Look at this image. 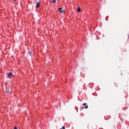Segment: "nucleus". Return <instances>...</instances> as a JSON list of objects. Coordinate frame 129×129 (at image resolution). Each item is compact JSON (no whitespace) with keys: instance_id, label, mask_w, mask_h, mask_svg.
Segmentation results:
<instances>
[{"instance_id":"obj_3","label":"nucleus","mask_w":129,"mask_h":129,"mask_svg":"<svg viewBox=\"0 0 129 129\" xmlns=\"http://www.w3.org/2000/svg\"><path fill=\"white\" fill-rule=\"evenodd\" d=\"M40 3H37L36 4V8L37 9H38V8H39V7H40Z\"/></svg>"},{"instance_id":"obj_12","label":"nucleus","mask_w":129,"mask_h":129,"mask_svg":"<svg viewBox=\"0 0 129 129\" xmlns=\"http://www.w3.org/2000/svg\"><path fill=\"white\" fill-rule=\"evenodd\" d=\"M14 2H16V1H17V0H14Z\"/></svg>"},{"instance_id":"obj_6","label":"nucleus","mask_w":129,"mask_h":129,"mask_svg":"<svg viewBox=\"0 0 129 129\" xmlns=\"http://www.w3.org/2000/svg\"><path fill=\"white\" fill-rule=\"evenodd\" d=\"M28 54H29V55L31 56V55H32V52L29 51Z\"/></svg>"},{"instance_id":"obj_9","label":"nucleus","mask_w":129,"mask_h":129,"mask_svg":"<svg viewBox=\"0 0 129 129\" xmlns=\"http://www.w3.org/2000/svg\"><path fill=\"white\" fill-rule=\"evenodd\" d=\"M10 93V91H6V93Z\"/></svg>"},{"instance_id":"obj_10","label":"nucleus","mask_w":129,"mask_h":129,"mask_svg":"<svg viewBox=\"0 0 129 129\" xmlns=\"http://www.w3.org/2000/svg\"><path fill=\"white\" fill-rule=\"evenodd\" d=\"M14 129H18V127H17V126H15V127H14Z\"/></svg>"},{"instance_id":"obj_5","label":"nucleus","mask_w":129,"mask_h":129,"mask_svg":"<svg viewBox=\"0 0 129 129\" xmlns=\"http://www.w3.org/2000/svg\"><path fill=\"white\" fill-rule=\"evenodd\" d=\"M55 2H56V0H53L52 1V4H55Z\"/></svg>"},{"instance_id":"obj_1","label":"nucleus","mask_w":129,"mask_h":129,"mask_svg":"<svg viewBox=\"0 0 129 129\" xmlns=\"http://www.w3.org/2000/svg\"><path fill=\"white\" fill-rule=\"evenodd\" d=\"M8 77L9 78H12L13 77V73H9L8 74Z\"/></svg>"},{"instance_id":"obj_2","label":"nucleus","mask_w":129,"mask_h":129,"mask_svg":"<svg viewBox=\"0 0 129 129\" xmlns=\"http://www.w3.org/2000/svg\"><path fill=\"white\" fill-rule=\"evenodd\" d=\"M58 11L61 14H62V13H64V11L61 8H58Z\"/></svg>"},{"instance_id":"obj_4","label":"nucleus","mask_w":129,"mask_h":129,"mask_svg":"<svg viewBox=\"0 0 129 129\" xmlns=\"http://www.w3.org/2000/svg\"><path fill=\"white\" fill-rule=\"evenodd\" d=\"M77 11L78 13H80V12H81V9H80V8H79Z\"/></svg>"},{"instance_id":"obj_7","label":"nucleus","mask_w":129,"mask_h":129,"mask_svg":"<svg viewBox=\"0 0 129 129\" xmlns=\"http://www.w3.org/2000/svg\"><path fill=\"white\" fill-rule=\"evenodd\" d=\"M84 108H85L86 109L88 108V106H86Z\"/></svg>"},{"instance_id":"obj_8","label":"nucleus","mask_w":129,"mask_h":129,"mask_svg":"<svg viewBox=\"0 0 129 129\" xmlns=\"http://www.w3.org/2000/svg\"><path fill=\"white\" fill-rule=\"evenodd\" d=\"M83 106H85V105H86V103H83Z\"/></svg>"},{"instance_id":"obj_11","label":"nucleus","mask_w":129,"mask_h":129,"mask_svg":"<svg viewBox=\"0 0 129 129\" xmlns=\"http://www.w3.org/2000/svg\"><path fill=\"white\" fill-rule=\"evenodd\" d=\"M82 109H84V107H82Z\"/></svg>"}]
</instances>
